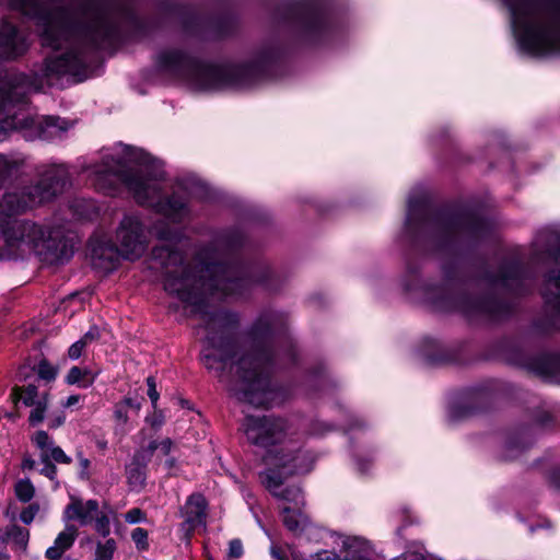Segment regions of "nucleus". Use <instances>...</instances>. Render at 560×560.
<instances>
[{"label":"nucleus","mask_w":560,"mask_h":560,"mask_svg":"<svg viewBox=\"0 0 560 560\" xmlns=\"http://www.w3.org/2000/svg\"><path fill=\"white\" fill-rule=\"evenodd\" d=\"M98 509L100 505L96 500L83 501L79 498H71V502L63 511V520L77 521L81 526H86L93 523Z\"/></svg>","instance_id":"obj_15"},{"label":"nucleus","mask_w":560,"mask_h":560,"mask_svg":"<svg viewBox=\"0 0 560 560\" xmlns=\"http://www.w3.org/2000/svg\"><path fill=\"white\" fill-rule=\"evenodd\" d=\"M456 307L467 315L474 313H485L491 316L497 315L495 305L491 301H475L470 299H463Z\"/></svg>","instance_id":"obj_23"},{"label":"nucleus","mask_w":560,"mask_h":560,"mask_svg":"<svg viewBox=\"0 0 560 560\" xmlns=\"http://www.w3.org/2000/svg\"><path fill=\"white\" fill-rule=\"evenodd\" d=\"M154 424L161 425V424H162V421H161V420L159 421V419H155V422L153 423V425H154Z\"/></svg>","instance_id":"obj_57"},{"label":"nucleus","mask_w":560,"mask_h":560,"mask_svg":"<svg viewBox=\"0 0 560 560\" xmlns=\"http://www.w3.org/2000/svg\"><path fill=\"white\" fill-rule=\"evenodd\" d=\"M7 536L12 540L16 548L25 551L27 548L30 532L19 525H11L7 529Z\"/></svg>","instance_id":"obj_31"},{"label":"nucleus","mask_w":560,"mask_h":560,"mask_svg":"<svg viewBox=\"0 0 560 560\" xmlns=\"http://www.w3.org/2000/svg\"><path fill=\"white\" fill-rule=\"evenodd\" d=\"M132 541L139 550H147L149 547L148 532L144 528L137 527L131 533Z\"/></svg>","instance_id":"obj_36"},{"label":"nucleus","mask_w":560,"mask_h":560,"mask_svg":"<svg viewBox=\"0 0 560 560\" xmlns=\"http://www.w3.org/2000/svg\"><path fill=\"white\" fill-rule=\"evenodd\" d=\"M153 232L162 241L173 242V241H176L179 236L177 231L168 229V228L167 229L160 228L159 224H155L153 226Z\"/></svg>","instance_id":"obj_38"},{"label":"nucleus","mask_w":560,"mask_h":560,"mask_svg":"<svg viewBox=\"0 0 560 560\" xmlns=\"http://www.w3.org/2000/svg\"><path fill=\"white\" fill-rule=\"evenodd\" d=\"M100 338V330L96 326L91 327L81 338V340L89 345L90 342L97 340Z\"/></svg>","instance_id":"obj_48"},{"label":"nucleus","mask_w":560,"mask_h":560,"mask_svg":"<svg viewBox=\"0 0 560 560\" xmlns=\"http://www.w3.org/2000/svg\"><path fill=\"white\" fill-rule=\"evenodd\" d=\"M116 549V541L114 539H107L104 544H98L97 552L98 557H106L110 560Z\"/></svg>","instance_id":"obj_41"},{"label":"nucleus","mask_w":560,"mask_h":560,"mask_svg":"<svg viewBox=\"0 0 560 560\" xmlns=\"http://www.w3.org/2000/svg\"><path fill=\"white\" fill-rule=\"evenodd\" d=\"M433 225L436 228L439 233L443 235H451L463 229H468L475 233H478L481 230L483 223L476 220L464 222L458 219L438 218L433 221Z\"/></svg>","instance_id":"obj_20"},{"label":"nucleus","mask_w":560,"mask_h":560,"mask_svg":"<svg viewBox=\"0 0 560 560\" xmlns=\"http://www.w3.org/2000/svg\"><path fill=\"white\" fill-rule=\"evenodd\" d=\"M12 398L16 400H22L23 404L27 407L34 406L42 395L38 394L37 387L35 385H27L26 387H14L11 394Z\"/></svg>","instance_id":"obj_29"},{"label":"nucleus","mask_w":560,"mask_h":560,"mask_svg":"<svg viewBox=\"0 0 560 560\" xmlns=\"http://www.w3.org/2000/svg\"><path fill=\"white\" fill-rule=\"evenodd\" d=\"M40 460L45 464L44 467L40 469V474L46 476L50 480H54L57 476V467L52 463H50L49 455L47 452L40 454Z\"/></svg>","instance_id":"obj_37"},{"label":"nucleus","mask_w":560,"mask_h":560,"mask_svg":"<svg viewBox=\"0 0 560 560\" xmlns=\"http://www.w3.org/2000/svg\"><path fill=\"white\" fill-rule=\"evenodd\" d=\"M148 463H142V460H137V456L135 455L131 464L127 467V478L128 482L135 487L140 488L144 486L145 482V468Z\"/></svg>","instance_id":"obj_28"},{"label":"nucleus","mask_w":560,"mask_h":560,"mask_svg":"<svg viewBox=\"0 0 560 560\" xmlns=\"http://www.w3.org/2000/svg\"><path fill=\"white\" fill-rule=\"evenodd\" d=\"M537 244L546 245L549 257L560 262V232L555 230L541 231L537 237Z\"/></svg>","instance_id":"obj_22"},{"label":"nucleus","mask_w":560,"mask_h":560,"mask_svg":"<svg viewBox=\"0 0 560 560\" xmlns=\"http://www.w3.org/2000/svg\"><path fill=\"white\" fill-rule=\"evenodd\" d=\"M281 316L277 313L262 314L253 326V334L255 337H262L266 334L272 332L281 324Z\"/></svg>","instance_id":"obj_24"},{"label":"nucleus","mask_w":560,"mask_h":560,"mask_svg":"<svg viewBox=\"0 0 560 560\" xmlns=\"http://www.w3.org/2000/svg\"><path fill=\"white\" fill-rule=\"evenodd\" d=\"M77 457L79 459V465L81 468L80 476L83 479H88L89 478L88 469L90 467V460L83 456L82 452H78Z\"/></svg>","instance_id":"obj_47"},{"label":"nucleus","mask_w":560,"mask_h":560,"mask_svg":"<svg viewBox=\"0 0 560 560\" xmlns=\"http://www.w3.org/2000/svg\"><path fill=\"white\" fill-rule=\"evenodd\" d=\"M207 501L200 493L191 494L184 508L185 521L180 524V530L186 539L189 538L191 532L206 525Z\"/></svg>","instance_id":"obj_14"},{"label":"nucleus","mask_w":560,"mask_h":560,"mask_svg":"<svg viewBox=\"0 0 560 560\" xmlns=\"http://www.w3.org/2000/svg\"><path fill=\"white\" fill-rule=\"evenodd\" d=\"M243 544L240 539H232L229 542L228 558L240 559L243 556Z\"/></svg>","instance_id":"obj_42"},{"label":"nucleus","mask_w":560,"mask_h":560,"mask_svg":"<svg viewBox=\"0 0 560 560\" xmlns=\"http://www.w3.org/2000/svg\"><path fill=\"white\" fill-rule=\"evenodd\" d=\"M293 361L290 350L279 352L269 341L254 351L243 354L232 365L235 396L256 407H268L272 397L269 376L272 369L284 362Z\"/></svg>","instance_id":"obj_8"},{"label":"nucleus","mask_w":560,"mask_h":560,"mask_svg":"<svg viewBox=\"0 0 560 560\" xmlns=\"http://www.w3.org/2000/svg\"><path fill=\"white\" fill-rule=\"evenodd\" d=\"M173 445V441L170 438H165L160 442L159 450L163 455L167 456L171 453Z\"/></svg>","instance_id":"obj_50"},{"label":"nucleus","mask_w":560,"mask_h":560,"mask_svg":"<svg viewBox=\"0 0 560 560\" xmlns=\"http://www.w3.org/2000/svg\"><path fill=\"white\" fill-rule=\"evenodd\" d=\"M128 409L125 408V405H120L118 402L115 405L114 417L119 424L124 425L128 422Z\"/></svg>","instance_id":"obj_44"},{"label":"nucleus","mask_w":560,"mask_h":560,"mask_svg":"<svg viewBox=\"0 0 560 560\" xmlns=\"http://www.w3.org/2000/svg\"><path fill=\"white\" fill-rule=\"evenodd\" d=\"M38 512H39V504L32 503V504L27 505L25 509H23V511L20 514V520L24 524L28 525L34 521V518L38 514Z\"/></svg>","instance_id":"obj_39"},{"label":"nucleus","mask_w":560,"mask_h":560,"mask_svg":"<svg viewBox=\"0 0 560 560\" xmlns=\"http://www.w3.org/2000/svg\"><path fill=\"white\" fill-rule=\"evenodd\" d=\"M90 255L94 268L109 272L117 268L122 254L119 247L104 237H93L90 241Z\"/></svg>","instance_id":"obj_12"},{"label":"nucleus","mask_w":560,"mask_h":560,"mask_svg":"<svg viewBox=\"0 0 560 560\" xmlns=\"http://www.w3.org/2000/svg\"><path fill=\"white\" fill-rule=\"evenodd\" d=\"M25 37L9 22L0 25V58L15 59L27 50Z\"/></svg>","instance_id":"obj_13"},{"label":"nucleus","mask_w":560,"mask_h":560,"mask_svg":"<svg viewBox=\"0 0 560 560\" xmlns=\"http://www.w3.org/2000/svg\"><path fill=\"white\" fill-rule=\"evenodd\" d=\"M520 48L532 56L560 51V0H503Z\"/></svg>","instance_id":"obj_6"},{"label":"nucleus","mask_w":560,"mask_h":560,"mask_svg":"<svg viewBox=\"0 0 560 560\" xmlns=\"http://www.w3.org/2000/svg\"><path fill=\"white\" fill-rule=\"evenodd\" d=\"M314 560H338L337 556L329 551L317 552Z\"/></svg>","instance_id":"obj_53"},{"label":"nucleus","mask_w":560,"mask_h":560,"mask_svg":"<svg viewBox=\"0 0 560 560\" xmlns=\"http://www.w3.org/2000/svg\"><path fill=\"white\" fill-rule=\"evenodd\" d=\"M33 442L35 445L42 451V453L47 452L49 455V459H54L59 464H70L72 462L71 457L68 456L63 450L54 444V441L45 431H38L33 436Z\"/></svg>","instance_id":"obj_19"},{"label":"nucleus","mask_w":560,"mask_h":560,"mask_svg":"<svg viewBox=\"0 0 560 560\" xmlns=\"http://www.w3.org/2000/svg\"><path fill=\"white\" fill-rule=\"evenodd\" d=\"M95 381V375L88 369H81L79 366H72L67 376L66 382L70 385H78L82 388L90 387Z\"/></svg>","instance_id":"obj_27"},{"label":"nucleus","mask_w":560,"mask_h":560,"mask_svg":"<svg viewBox=\"0 0 560 560\" xmlns=\"http://www.w3.org/2000/svg\"><path fill=\"white\" fill-rule=\"evenodd\" d=\"M145 520V514L139 508H133L125 514V521L129 524H137Z\"/></svg>","instance_id":"obj_43"},{"label":"nucleus","mask_w":560,"mask_h":560,"mask_svg":"<svg viewBox=\"0 0 560 560\" xmlns=\"http://www.w3.org/2000/svg\"><path fill=\"white\" fill-rule=\"evenodd\" d=\"M283 513V524L285 527L294 533L300 534L304 530L306 524H307V517L301 513L300 510L291 509L290 506H284L282 509Z\"/></svg>","instance_id":"obj_25"},{"label":"nucleus","mask_w":560,"mask_h":560,"mask_svg":"<svg viewBox=\"0 0 560 560\" xmlns=\"http://www.w3.org/2000/svg\"><path fill=\"white\" fill-rule=\"evenodd\" d=\"M56 370L47 362L42 361L38 364V376L45 381H52L56 377Z\"/></svg>","instance_id":"obj_40"},{"label":"nucleus","mask_w":560,"mask_h":560,"mask_svg":"<svg viewBox=\"0 0 560 560\" xmlns=\"http://www.w3.org/2000/svg\"><path fill=\"white\" fill-rule=\"evenodd\" d=\"M93 523L95 532L102 537H107L110 534V520L106 513L98 510Z\"/></svg>","instance_id":"obj_34"},{"label":"nucleus","mask_w":560,"mask_h":560,"mask_svg":"<svg viewBox=\"0 0 560 560\" xmlns=\"http://www.w3.org/2000/svg\"><path fill=\"white\" fill-rule=\"evenodd\" d=\"M14 492L19 501L30 502L35 495V488L30 479H20L14 486Z\"/></svg>","instance_id":"obj_32"},{"label":"nucleus","mask_w":560,"mask_h":560,"mask_svg":"<svg viewBox=\"0 0 560 560\" xmlns=\"http://www.w3.org/2000/svg\"><path fill=\"white\" fill-rule=\"evenodd\" d=\"M79 401H80V396L79 395H71V396H69L67 398V400L65 402V406L66 407H71V406L77 405Z\"/></svg>","instance_id":"obj_56"},{"label":"nucleus","mask_w":560,"mask_h":560,"mask_svg":"<svg viewBox=\"0 0 560 560\" xmlns=\"http://www.w3.org/2000/svg\"><path fill=\"white\" fill-rule=\"evenodd\" d=\"M77 537V527L74 525H67L66 528L57 535L54 545L47 548L45 557L48 560H60L62 555L73 546Z\"/></svg>","instance_id":"obj_18"},{"label":"nucleus","mask_w":560,"mask_h":560,"mask_svg":"<svg viewBox=\"0 0 560 560\" xmlns=\"http://www.w3.org/2000/svg\"><path fill=\"white\" fill-rule=\"evenodd\" d=\"M70 210L79 220H91L98 213L96 203L86 199L73 200L70 205Z\"/></svg>","instance_id":"obj_26"},{"label":"nucleus","mask_w":560,"mask_h":560,"mask_svg":"<svg viewBox=\"0 0 560 560\" xmlns=\"http://www.w3.org/2000/svg\"><path fill=\"white\" fill-rule=\"evenodd\" d=\"M542 295L546 304L560 317V272L551 271L545 282Z\"/></svg>","instance_id":"obj_21"},{"label":"nucleus","mask_w":560,"mask_h":560,"mask_svg":"<svg viewBox=\"0 0 560 560\" xmlns=\"http://www.w3.org/2000/svg\"><path fill=\"white\" fill-rule=\"evenodd\" d=\"M156 65L162 72L184 80L200 90L240 84L232 78L235 74L234 69L202 63L175 48L160 51L156 56Z\"/></svg>","instance_id":"obj_9"},{"label":"nucleus","mask_w":560,"mask_h":560,"mask_svg":"<svg viewBox=\"0 0 560 560\" xmlns=\"http://www.w3.org/2000/svg\"><path fill=\"white\" fill-rule=\"evenodd\" d=\"M115 243L124 259L133 261L144 255L149 246V237L138 215L126 214L121 219L115 232Z\"/></svg>","instance_id":"obj_10"},{"label":"nucleus","mask_w":560,"mask_h":560,"mask_svg":"<svg viewBox=\"0 0 560 560\" xmlns=\"http://www.w3.org/2000/svg\"><path fill=\"white\" fill-rule=\"evenodd\" d=\"M147 385H148V396L155 408L156 402L159 400V393L156 390L155 380L154 377L150 376L147 378Z\"/></svg>","instance_id":"obj_46"},{"label":"nucleus","mask_w":560,"mask_h":560,"mask_svg":"<svg viewBox=\"0 0 560 560\" xmlns=\"http://www.w3.org/2000/svg\"><path fill=\"white\" fill-rule=\"evenodd\" d=\"M95 560H109V559H108V558H106V557H98V558H97V559H95Z\"/></svg>","instance_id":"obj_59"},{"label":"nucleus","mask_w":560,"mask_h":560,"mask_svg":"<svg viewBox=\"0 0 560 560\" xmlns=\"http://www.w3.org/2000/svg\"><path fill=\"white\" fill-rule=\"evenodd\" d=\"M118 404L120 405H125V408L128 409V411L130 409H132L136 413L140 410L141 408V404L140 401H138L137 399H132V398H125L122 399L121 401H119Z\"/></svg>","instance_id":"obj_49"},{"label":"nucleus","mask_w":560,"mask_h":560,"mask_svg":"<svg viewBox=\"0 0 560 560\" xmlns=\"http://www.w3.org/2000/svg\"><path fill=\"white\" fill-rule=\"evenodd\" d=\"M35 467V460L31 457H24L22 462V468L31 470Z\"/></svg>","instance_id":"obj_54"},{"label":"nucleus","mask_w":560,"mask_h":560,"mask_svg":"<svg viewBox=\"0 0 560 560\" xmlns=\"http://www.w3.org/2000/svg\"><path fill=\"white\" fill-rule=\"evenodd\" d=\"M30 413L28 421L32 425H37L45 419L47 409V394H42V398L37 401Z\"/></svg>","instance_id":"obj_33"},{"label":"nucleus","mask_w":560,"mask_h":560,"mask_svg":"<svg viewBox=\"0 0 560 560\" xmlns=\"http://www.w3.org/2000/svg\"><path fill=\"white\" fill-rule=\"evenodd\" d=\"M164 466L170 475H174L178 470V464L175 457H168L164 462Z\"/></svg>","instance_id":"obj_51"},{"label":"nucleus","mask_w":560,"mask_h":560,"mask_svg":"<svg viewBox=\"0 0 560 560\" xmlns=\"http://www.w3.org/2000/svg\"><path fill=\"white\" fill-rule=\"evenodd\" d=\"M394 560H424V557L419 552H405Z\"/></svg>","instance_id":"obj_52"},{"label":"nucleus","mask_w":560,"mask_h":560,"mask_svg":"<svg viewBox=\"0 0 560 560\" xmlns=\"http://www.w3.org/2000/svg\"><path fill=\"white\" fill-rule=\"evenodd\" d=\"M160 447V442L156 440L150 441V443L145 447L139 448L135 455L137 456V460H142V463H149L153 454Z\"/></svg>","instance_id":"obj_35"},{"label":"nucleus","mask_w":560,"mask_h":560,"mask_svg":"<svg viewBox=\"0 0 560 560\" xmlns=\"http://www.w3.org/2000/svg\"><path fill=\"white\" fill-rule=\"evenodd\" d=\"M424 207H425V205H424L423 198H420L419 200H417V199H413L412 197H410L408 199V213H407V219H406V224H407L408 229H412L415 222L418 220V215H421V220L424 225L428 224V222L423 218Z\"/></svg>","instance_id":"obj_30"},{"label":"nucleus","mask_w":560,"mask_h":560,"mask_svg":"<svg viewBox=\"0 0 560 560\" xmlns=\"http://www.w3.org/2000/svg\"><path fill=\"white\" fill-rule=\"evenodd\" d=\"M30 86L31 81L24 74L12 73L0 80V140L12 130H24L25 137L50 141L69 130L71 125L60 117L34 118L24 112Z\"/></svg>","instance_id":"obj_7"},{"label":"nucleus","mask_w":560,"mask_h":560,"mask_svg":"<svg viewBox=\"0 0 560 560\" xmlns=\"http://www.w3.org/2000/svg\"><path fill=\"white\" fill-rule=\"evenodd\" d=\"M11 7L37 21L43 46L52 49L43 75L69 77L74 82L90 77L92 49L110 45L118 31L135 19L128 0H88L69 8L40 0H11Z\"/></svg>","instance_id":"obj_2"},{"label":"nucleus","mask_w":560,"mask_h":560,"mask_svg":"<svg viewBox=\"0 0 560 560\" xmlns=\"http://www.w3.org/2000/svg\"><path fill=\"white\" fill-rule=\"evenodd\" d=\"M270 552H271V556L275 559H277V560H284L285 559V556H283L282 551L279 548L275 547V546L271 547Z\"/></svg>","instance_id":"obj_55"},{"label":"nucleus","mask_w":560,"mask_h":560,"mask_svg":"<svg viewBox=\"0 0 560 560\" xmlns=\"http://www.w3.org/2000/svg\"><path fill=\"white\" fill-rule=\"evenodd\" d=\"M154 424L161 425V424H162V421H161V420L159 421V419H155V422L153 423V425H154Z\"/></svg>","instance_id":"obj_58"},{"label":"nucleus","mask_w":560,"mask_h":560,"mask_svg":"<svg viewBox=\"0 0 560 560\" xmlns=\"http://www.w3.org/2000/svg\"><path fill=\"white\" fill-rule=\"evenodd\" d=\"M86 345L81 339H79L78 341L70 346L68 350L69 358L72 360L79 359Z\"/></svg>","instance_id":"obj_45"},{"label":"nucleus","mask_w":560,"mask_h":560,"mask_svg":"<svg viewBox=\"0 0 560 560\" xmlns=\"http://www.w3.org/2000/svg\"><path fill=\"white\" fill-rule=\"evenodd\" d=\"M69 183L65 165H51L37 184L7 192L0 200V236L3 247L0 258L16 259L36 254L44 260L60 262L68 258V244L60 229H48L33 220L18 215L50 201Z\"/></svg>","instance_id":"obj_3"},{"label":"nucleus","mask_w":560,"mask_h":560,"mask_svg":"<svg viewBox=\"0 0 560 560\" xmlns=\"http://www.w3.org/2000/svg\"><path fill=\"white\" fill-rule=\"evenodd\" d=\"M244 432L253 445L270 448L267 463L282 468L287 475L308 472L314 464L313 456L303 450V435L287 420L272 417L245 418Z\"/></svg>","instance_id":"obj_5"},{"label":"nucleus","mask_w":560,"mask_h":560,"mask_svg":"<svg viewBox=\"0 0 560 560\" xmlns=\"http://www.w3.org/2000/svg\"><path fill=\"white\" fill-rule=\"evenodd\" d=\"M523 269L516 264H508L502 267L499 276L491 280L494 288H504L515 293H522Z\"/></svg>","instance_id":"obj_17"},{"label":"nucleus","mask_w":560,"mask_h":560,"mask_svg":"<svg viewBox=\"0 0 560 560\" xmlns=\"http://www.w3.org/2000/svg\"><path fill=\"white\" fill-rule=\"evenodd\" d=\"M335 545L340 547L342 560H372L369 542L360 537L337 535Z\"/></svg>","instance_id":"obj_16"},{"label":"nucleus","mask_w":560,"mask_h":560,"mask_svg":"<svg viewBox=\"0 0 560 560\" xmlns=\"http://www.w3.org/2000/svg\"><path fill=\"white\" fill-rule=\"evenodd\" d=\"M238 232H229L215 240L213 249L199 255L198 273H191L183 262L182 254L170 245L156 246L152 250L154 268L164 273V289L183 302L192 305L201 313L207 331L209 348L202 360L207 369H219L236 358L238 352L233 338L237 316L225 311L201 312L205 294L221 296H243L256 282L249 270L234 261L232 253L242 245Z\"/></svg>","instance_id":"obj_1"},{"label":"nucleus","mask_w":560,"mask_h":560,"mask_svg":"<svg viewBox=\"0 0 560 560\" xmlns=\"http://www.w3.org/2000/svg\"><path fill=\"white\" fill-rule=\"evenodd\" d=\"M164 176L161 162L140 149L118 143L103 155V163L95 171V185L106 194H114L115 185L121 183L137 203L153 208L173 222H180L190 212L187 200L177 192L162 199Z\"/></svg>","instance_id":"obj_4"},{"label":"nucleus","mask_w":560,"mask_h":560,"mask_svg":"<svg viewBox=\"0 0 560 560\" xmlns=\"http://www.w3.org/2000/svg\"><path fill=\"white\" fill-rule=\"evenodd\" d=\"M289 476L290 475H287L285 470L282 468L270 467L260 474V480L266 489L272 493V495L291 502L295 506L303 505L304 498L300 487L290 486L282 488L284 479Z\"/></svg>","instance_id":"obj_11"}]
</instances>
